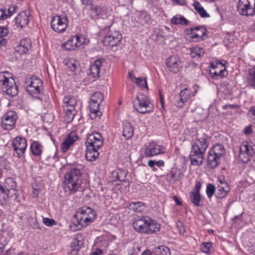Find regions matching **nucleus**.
<instances>
[{"mask_svg": "<svg viewBox=\"0 0 255 255\" xmlns=\"http://www.w3.org/2000/svg\"><path fill=\"white\" fill-rule=\"evenodd\" d=\"M208 139L207 134L197 132L196 138L192 142L189 154L191 164L200 166L203 163L205 152L209 146Z\"/></svg>", "mask_w": 255, "mask_h": 255, "instance_id": "nucleus-1", "label": "nucleus"}, {"mask_svg": "<svg viewBox=\"0 0 255 255\" xmlns=\"http://www.w3.org/2000/svg\"><path fill=\"white\" fill-rule=\"evenodd\" d=\"M97 216L96 211L93 208H85L76 212L72 219L70 229L73 231L79 230L92 223Z\"/></svg>", "mask_w": 255, "mask_h": 255, "instance_id": "nucleus-2", "label": "nucleus"}, {"mask_svg": "<svg viewBox=\"0 0 255 255\" xmlns=\"http://www.w3.org/2000/svg\"><path fill=\"white\" fill-rule=\"evenodd\" d=\"M64 189L69 194H75L82 189L83 175L81 170L77 167L70 168L64 175Z\"/></svg>", "mask_w": 255, "mask_h": 255, "instance_id": "nucleus-3", "label": "nucleus"}, {"mask_svg": "<svg viewBox=\"0 0 255 255\" xmlns=\"http://www.w3.org/2000/svg\"><path fill=\"white\" fill-rule=\"evenodd\" d=\"M132 226L137 232L147 235L155 234L160 229V225L156 221L147 216L135 218Z\"/></svg>", "mask_w": 255, "mask_h": 255, "instance_id": "nucleus-4", "label": "nucleus"}, {"mask_svg": "<svg viewBox=\"0 0 255 255\" xmlns=\"http://www.w3.org/2000/svg\"><path fill=\"white\" fill-rule=\"evenodd\" d=\"M86 146V158L87 160L94 161L99 157L98 150L103 145L102 136L98 132H93L89 134L85 142Z\"/></svg>", "mask_w": 255, "mask_h": 255, "instance_id": "nucleus-5", "label": "nucleus"}, {"mask_svg": "<svg viewBox=\"0 0 255 255\" xmlns=\"http://www.w3.org/2000/svg\"><path fill=\"white\" fill-rule=\"evenodd\" d=\"M108 20L109 21L107 23V26L103 28L105 30H108L103 39V44L107 47H113L117 45L121 41L122 35L117 31L109 29L114 22L113 18H110Z\"/></svg>", "mask_w": 255, "mask_h": 255, "instance_id": "nucleus-6", "label": "nucleus"}, {"mask_svg": "<svg viewBox=\"0 0 255 255\" xmlns=\"http://www.w3.org/2000/svg\"><path fill=\"white\" fill-rule=\"evenodd\" d=\"M133 108L140 114L149 113L153 110V105L147 96L138 93L133 102Z\"/></svg>", "mask_w": 255, "mask_h": 255, "instance_id": "nucleus-7", "label": "nucleus"}, {"mask_svg": "<svg viewBox=\"0 0 255 255\" xmlns=\"http://www.w3.org/2000/svg\"><path fill=\"white\" fill-rule=\"evenodd\" d=\"M9 81V78L6 77L3 73H0V88L2 91L6 94L12 97L16 96L18 93L17 86L14 84L13 79Z\"/></svg>", "mask_w": 255, "mask_h": 255, "instance_id": "nucleus-8", "label": "nucleus"}, {"mask_svg": "<svg viewBox=\"0 0 255 255\" xmlns=\"http://www.w3.org/2000/svg\"><path fill=\"white\" fill-rule=\"evenodd\" d=\"M239 13L245 16L255 14V0H239L237 6Z\"/></svg>", "mask_w": 255, "mask_h": 255, "instance_id": "nucleus-9", "label": "nucleus"}, {"mask_svg": "<svg viewBox=\"0 0 255 255\" xmlns=\"http://www.w3.org/2000/svg\"><path fill=\"white\" fill-rule=\"evenodd\" d=\"M67 25L68 20L67 16L65 15H56L51 18V28L56 32H63L65 30Z\"/></svg>", "mask_w": 255, "mask_h": 255, "instance_id": "nucleus-10", "label": "nucleus"}, {"mask_svg": "<svg viewBox=\"0 0 255 255\" xmlns=\"http://www.w3.org/2000/svg\"><path fill=\"white\" fill-rule=\"evenodd\" d=\"M211 69L210 70V74L213 78L219 79L226 77L228 72L226 70L224 64L220 62H217L215 64L212 63Z\"/></svg>", "mask_w": 255, "mask_h": 255, "instance_id": "nucleus-11", "label": "nucleus"}, {"mask_svg": "<svg viewBox=\"0 0 255 255\" xmlns=\"http://www.w3.org/2000/svg\"><path fill=\"white\" fill-rule=\"evenodd\" d=\"M90 11L92 16L93 17L102 19L108 18L106 21H108V22H109V14L106 7L101 5L91 4Z\"/></svg>", "mask_w": 255, "mask_h": 255, "instance_id": "nucleus-12", "label": "nucleus"}, {"mask_svg": "<svg viewBox=\"0 0 255 255\" xmlns=\"http://www.w3.org/2000/svg\"><path fill=\"white\" fill-rule=\"evenodd\" d=\"M17 116L15 112L9 111L2 117L1 122L2 128L6 130H11L15 126Z\"/></svg>", "mask_w": 255, "mask_h": 255, "instance_id": "nucleus-13", "label": "nucleus"}, {"mask_svg": "<svg viewBox=\"0 0 255 255\" xmlns=\"http://www.w3.org/2000/svg\"><path fill=\"white\" fill-rule=\"evenodd\" d=\"M11 145L18 158L23 156L27 146L26 140L24 138L16 137L12 140Z\"/></svg>", "mask_w": 255, "mask_h": 255, "instance_id": "nucleus-14", "label": "nucleus"}, {"mask_svg": "<svg viewBox=\"0 0 255 255\" xmlns=\"http://www.w3.org/2000/svg\"><path fill=\"white\" fill-rule=\"evenodd\" d=\"M182 61L176 56H171L166 60V65L169 70L174 73H178L182 68Z\"/></svg>", "mask_w": 255, "mask_h": 255, "instance_id": "nucleus-15", "label": "nucleus"}, {"mask_svg": "<svg viewBox=\"0 0 255 255\" xmlns=\"http://www.w3.org/2000/svg\"><path fill=\"white\" fill-rule=\"evenodd\" d=\"M144 146V154L146 157H151L164 152L162 151L163 148L160 145L153 142H150Z\"/></svg>", "mask_w": 255, "mask_h": 255, "instance_id": "nucleus-16", "label": "nucleus"}, {"mask_svg": "<svg viewBox=\"0 0 255 255\" xmlns=\"http://www.w3.org/2000/svg\"><path fill=\"white\" fill-rule=\"evenodd\" d=\"M79 138L75 131L71 132L61 144V150L63 153L66 152Z\"/></svg>", "mask_w": 255, "mask_h": 255, "instance_id": "nucleus-17", "label": "nucleus"}, {"mask_svg": "<svg viewBox=\"0 0 255 255\" xmlns=\"http://www.w3.org/2000/svg\"><path fill=\"white\" fill-rule=\"evenodd\" d=\"M186 31L187 34L191 35V38L203 39V38L206 33L207 29L204 26L200 25L187 28Z\"/></svg>", "mask_w": 255, "mask_h": 255, "instance_id": "nucleus-18", "label": "nucleus"}, {"mask_svg": "<svg viewBox=\"0 0 255 255\" xmlns=\"http://www.w3.org/2000/svg\"><path fill=\"white\" fill-rule=\"evenodd\" d=\"M201 186V183L199 181H197L194 190L189 193L190 200L196 206H200L199 203L201 200L200 190Z\"/></svg>", "mask_w": 255, "mask_h": 255, "instance_id": "nucleus-19", "label": "nucleus"}, {"mask_svg": "<svg viewBox=\"0 0 255 255\" xmlns=\"http://www.w3.org/2000/svg\"><path fill=\"white\" fill-rule=\"evenodd\" d=\"M191 91L185 88L179 93V100L175 102V105L178 108H182L185 102H187L191 97Z\"/></svg>", "mask_w": 255, "mask_h": 255, "instance_id": "nucleus-20", "label": "nucleus"}, {"mask_svg": "<svg viewBox=\"0 0 255 255\" xmlns=\"http://www.w3.org/2000/svg\"><path fill=\"white\" fill-rule=\"evenodd\" d=\"M31 47V42L29 38L22 39L15 47V51L20 54L26 53Z\"/></svg>", "mask_w": 255, "mask_h": 255, "instance_id": "nucleus-21", "label": "nucleus"}, {"mask_svg": "<svg viewBox=\"0 0 255 255\" xmlns=\"http://www.w3.org/2000/svg\"><path fill=\"white\" fill-rule=\"evenodd\" d=\"M29 15L30 13L28 10L21 12L15 18L16 24L20 27L25 26L28 24Z\"/></svg>", "mask_w": 255, "mask_h": 255, "instance_id": "nucleus-22", "label": "nucleus"}, {"mask_svg": "<svg viewBox=\"0 0 255 255\" xmlns=\"http://www.w3.org/2000/svg\"><path fill=\"white\" fill-rule=\"evenodd\" d=\"M218 181L220 184H218L216 196L219 198H222L227 195L230 190V187L227 182L221 179H219Z\"/></svg>", "mask_w": 255, "mask_h": 255, "instance_id": "nucleus-23", "label": "nucleus"}, {"mask_svg": "<svg viewBox=\"0 0 255 255\" xmlns=\"http://www.w3.org/2000/svg\"><path fill=\"white\" fill-rule=\"evenodd\" d=\"M103 61L101 60H96L90 68V75L93 78H97L100 76V71L102 66Z\"/></svg>", "mask_w": 255, "mask_h": 255, "instance_id": "nucleus-24", "label": "nucleus"}, {"mask_svg": "<svg viewBox=\"0 0 255 255\" xmlns=\"http://www.w3.org/2000/svg\"><path fill=\"white\" fill-rule=\"evenodd\" d=\"M221 157L209 151L207 158V165L212 169H215L220 163Z\"/></svg>", "mask_w": 255, "mask_h": 255, "instance_id": "nucleus-25", "label": "nucleus"}, {"mask_svg": "<svg viewBox=\"0 0 255 255\" xmlns=\"http://www.w3.org/2000/svg\"><path fill=\"white\" fill-rule=\"evenodd\" d=\"M133 134V128L131 125L126 122L124 123L123 136L126 140H128L132 136Z\"/></svg>", "mask_w": 255, "mask_h": 255, "instance_id": "nucleus-26", "label": "nucleus"}, {"mask_svg": "<svg viewBox=\"0 0 255 255\" xmlns=\"http://www.w3.org/2000/svg\"><path fill=\"white\" fill-rule=\"evenodd\" d=\"M64 109L69 108L72 110H75V106L77 104V101L75 97L73 96H67L65 97L63 99Z\"/></svg>", "mask_w": 255, "mask_h": 255, "instance_id": "nucleus-27", "label": "nucleus"}, {"mask_svg": "<svg viewBox=\"0 0 255 255\" xmlns=\"http://www.w3.org/2000/svg\"><path fill=\"white\" fill-rule=\"evenodd\" d=\"M79 236H80V235L77 234L71 243V254L73 255L77 254L82 245V242L78 240Z\"/></svg>", "mask_w": 255, "mask_h": 255, "instance_id": "nucleus-28", "label": "nucleus"}, {"mask_svg": "<svg viewBox=\"0 0 255 255\" xmlns=\"http://www.w3.org/2000/svg\"><path fill=\"white\" fill-rule=\"evenodd\" d=\"M30 150L33 155L39 156L42 152V146L38 141H34L31 144Z\"/></svg>", "mask_w": 255, "mask_h": 255, "instance_id": "nucleus-29", "label": "nucleus"}, {"mask_svg": "<svg viewBox=\"0 0 255 255\" xmlns=\"http://www.w3.org/2000/svg\"><path fill=\"white\" fill-rule=\"evenodd\" d=\"M189 21L183 16L176 15L174 16L171 19V23L174 25L180 24L187 25Z\"/></svg>", "mask_w": 255, "mask_h": 255, "instance_id": "nucleus-30", "label": "nucleus"}, {"mask_svg": "<svg viewBox=\"0 0 255 255\" xmlns=\"http://www.w3.org/2000/svg\"><path fill=\"white\" fill-rule=\"evenodd\" d=\"M209 151L221 158L224 155L225 153L224 146L221 144H217L214 145L209 150Z\"/></svg>", "mask_w": 255, "mask_h": 255, "instance_id": "nucleus-31", "label": "nucleus"}, {"mask_svg": "<svg viewBox=\"0 0 255 255\" xmlns=\"http://www.w3.org/2000/svg\"><path fill=\"white\" fill-rule=\"evenodd\" d=\"M4 186L5 189L7 191H10V190L15 191L17 188L16 182L11 177H8L5 179Z\"/></svg>", "mask_w": 255, "mask_h": 255, "instance_id": "nucleus-32", "label": "nucleus"}, {"mask_svg": "<svg viewBox=\"0 0 255 255\" xmlns=\"http://www.w3.org/2000/svg\"><path fill=\"white\" fill-rule=\"evenodd\" d=\"M155 255H170V249L166 246H159L154 249Z\"/></svg>", "mask_w": 255, "mask_h": 255, "instance_id": "nucleus-33", "label": "nucleus"}, {"mask_svg": "<svg viewBox=\"0 0 255 255\" xmlns=\"http://www.w3.org/2000/svg\"><path fill=\"white\" fill-rule=\"evenodd\" d=\"M190 55L192 58H196L197 57H200L202 56L205 52L202 47L198 46L190 48Z\"/></svg>", "mask_w": 255, "mask_h": 255, "instance_id": "nucleus-34", "label": "nucleus"}, {"mask_svg": "<svg viewBox=\"0 0 255 255\" xmlns=\"http://www.w3.org/2000/svg\"><path fill=\"white\" fill-rule=\"evenodd\" d=\"M64 111L65 113V114L63 117L64 121L67 123H69L73 121L75 115V110H72L69 108H67L64 109Z\"/></svg>", "mask_w": 255, "mask_h": 255, "instance_id": "nucleus-35", "label": "nucleus"}, {"mask_svg": "<svg viewBox=\"0 0 255 255\" xmlns=\"http://www.w3.org/2000/svg\"><path fill=\"white\" fill-rule=\"evenodd\" d=\"M193 5L195 10L198 12L202 17H209V14L207 13L204 8L201 5L198 1H195L193 3Z\"/></svg>", "mask_w": 255, "mask_h": 255, "instance_id": "nucleus-36", "label": "nucleus"}, {"mask_svg": "<svg viewBox=\"0 0 255 255\" xmlns=\"http://www.w3.org/2000/svg\"><path fill=\"white\" fill-rule=\"evenodd\" d=\"M251 156L246 151H242V144L240 147V154L239 159L242 161V163H248L251 159Z\"/></svg>", "mask_w": 255, "mask_h": 255, "instance_id": "nucleus-37", "label": "nucleus"}, {"mask_svg": "<svg viewBox=\"0 0 255 255\" xmlns=\"http://www.w3.org/2000/svg\"><path fill=\"white\" fill-rule=\"evenodd\" d=\"M242 151H247L251 157L255 154V145L249 144L247 142H243L242 144Z\"/></svg>", "mask_w": 255, "mask_h": 255, "instance_id": "nucleus-38", "label": "nucleus"}, {"mask_svg": "<svg viewBox=\"0 0 255 255\" xmlns=\"http://www.w3.org/2000/svg\"><path fill=\"white\" fill-rule=\"evenodd\" d=\"M137 18L139 22L147 23L149 20L150 17V15L145 11H142L138 12L137 14Z\"/></svg>", "mask_w": 255, "mask_h": 255, "instance_id": "nucleus-39", "label": "nucleus"}, {"mask_svg": "<svg viewBox=\"0 0 255 255\" xmlns=\"http://www.w3.org/2000/svg\"><path fill=\"white\" fill-rule=\"evenodd\" d=\"M62 47L67 50H74L76 49L75 42L73 39V36L68 40L66 42L63 43Z\"/></svg>", "mask_w": 255, "mask_h": 255, "instance_id": "nucleus-40", "label": "nucleus"}, {"mask_svg": "<svg viewBox=\"0 0 255 255\" xmlns=\"http://www.w3.org/2000/svg\"><path fill=\"white\" fill-rule=\"evenodd\" d=\"M100 104H96L93 102H90L89 108L92 114H94L96 116H100L101 112L99 111V106Z\"/></svg>", "mask_w": 255, "mask_h": 255, "instance_id": "nucleus-41", "label": "nucleus"}, {"mask_svg": "<svg viewBox=\"0 0 255 255\" xmlns=\"http://www.w3.org/2000/svg\"><path fill=\"white\" fill-rule=\"evenodd\" d=\"M7 33L8 30L6 28L3 26H0V47L5 45L6 40L4 37Z\"/></svg>", "mask_w": 255, "mask_h": 255, "instance_id": "nucleus-42", "label": "nucleus"}, {"mask_svg": "<svg viewBox=\"0 0 255 255\" xmlns=\"http://www.w3.org/2000/svg\"><path fill=\"white\" fill-rule=\"evenodd\" d=\"M248 84L255 88V68L250 71V73L247 77Z\"/></svg>", "mask_w": 255, "mask_h": 255, "instance_id": "nucleus-43", "label": "nucleus"}, {"mask_svg": "<svg viewBox=\"0 0 255 255\" xmlns=\"http://www.w3.org/2000/svg\"><path fill=\"white\" fill-rule=\"evenodd\" d=\"M104 99V96L100 92H95L93 94L91 97V102L95 103L96 104H100L102 102Z\"/></svg>", "mask_w": 255, "mask_h": 255, "instance_id": "nucleus-44", "label": "nucleus"}, {"mask_svg": "<svg viewBox=\"0 0 255 255\" xmlns=\"http://www.w3.org/2000/svg\"><path fill=\"white\" fill-rule=\"evenodd\" d=\"M73 39L74 40V42H75L76 49L83 45L86 41L85 38L82 35L73 36Z\"/></svg>", "mask_w": 255, "mask_h": 255, "instance_id": "nucleus-45", "label": "nucleus"}, {"mask_svg": "<svg viewBox=\"0 0 255 255\" xmlns=\"http://www.w3.org/2000/svg\"><path fill=\"white\" fill-rule=\"evenodd\" d=\"M212 247V243L211 242H203L201 245V250L203 253L209 254L210 253V249Z\"/></svg>", "mask_w": 255, "mask_h": 255, "instance_id": "nucleus-46", "label": "nucleus"}, {"mask_svg": "<svg viewBox=\"0 0 255 255\" xmlns=\"http://www.w3.org/2000/svg\"><path fill=\"white\" fill-rule=\"evenodd\" d=\"M41 84L40 80L39 78H35L31 80L30 83L29 85V87L33 88L34 90L39 92V86Z\"/></svg>", "mask_w": 255, "mask_h": 255, "instance_id": "nucleus-47", "label": "nucleus"}, {"mask_svg": "<svg viewBox=\"0 0 255 255\" xmlns=\"http://www.w3.org/2000/svg\"><path fill=\"white\" fill-rule=\"evenodd\" d=\"M118 172V180L121 182H126V177L128 174V171L120 169H117Z\"/></svg>", "mask_w": 255, "mask_h": 255, "instance_id": "nucleus-48", "label": "nucleus"}, {"mask_svg": "<svg viewBox=\"0 0 255 255\" xmlns=\"http://www.w3.org/2000/svg\"><path fill=\"white\" fill-rule=\"evenodd\" d=\"M136 84L142 88L148 89L146 79L145 78L138 77L136 78Z\"/></svg>", "mask_w": 255, "mask_h": 255, "instance_id": "nucleus-49", "label": "nucleus"}, {"mask_svg": "<svg viewBox=\"0 0 255 255\" xmlns=\"http://www.w3.org/2000/svg\"><path fill=\"white\" fill-rule=\"evenodd\" d=\"M42 222L43 223L48 227H51L56 225L57 223L53 219L46 218L42 217Z\"/></svg>", "mask_w": 255, "mask_h": 255, "instance_id": "nucleus-50", "label": "nucleus"}, {"mask_svg": "<svg viewBox=\"0 0 255 255\" xmlns=\"http://www.w3.org/2000/svg\"><path fill=\"white\" fill-rule=\"evenodd\" d=\"M215 192V186L211 184H209L207 185L206 188V193L209 198H211V197L214 195Z\"/></svg>", "mask_w": 255, "mask_h": 255, "instance_id": "nucleus-51", "label": "nucleus"}, {"mask_svg": "<svg viewBox=\"0 0 255 255\" xmlns=\"http://www.w3.org/2000/svg\"><path fill=\"white\" fill-rule=\"evenodd\" d=\"M65 65L72 72L75 71V70L77 69V65L73 60H67Z\"/></svg>", "mask_w": 255, "mask_h": 255, "instance_id": "nucleus-52", "label": "nucleus"}, {"mask_svg": "<svg viewBox=\"0 0 255 255\" xmlns=\"http://www.w3.org/2000/svg\"><path fill=\"white\" fill-rule=\"evenodd\" d=\"M175 227L177 229L178 232L179 234H183L185 232V229L183 224L180 221H177L175 223Z\"/></svg>", "mask_w": 255, "mask_h": 255, "instance_id": "nucleus-53", "label": "nucleus"}, {"mask_svg": "<svg viewBox=\"0 0 255 255\" xmlns=\"http://www.w3.org/2000/svg\"><path fill=\"white\" fill-rule=\"evenodd\" d=\"M5 189L0 185V205H3V202L5 201Z\"/></svg>", "mask_w": 255, "mask_h": 255, "instance_id": "nucleus-54", "label": "nucleus"}, {"mask_svg": "<svg viewBox=\"0 0 255 255\" xmlns=\"http://www.w3.org/2000/svg\"><path fill=\"white\" fill-rule=\"evenodd\" d=\"M180 173H179V175L178 176H176V172L174 171H171L169 175L170 177V180H172L173 182L176 181L177 180H179V175Z\"/></svg>", "mask_w": 255, "mask_h": 255, "instance_id": "nucleus-55", "label": "nucleus"}, {"mask_svg": "<svg viewBox=\"0 0 255 255\" xmlns=\"http://www.w3.org/2000/svg\"><path fill=\"white\" fill-rule=\"evenodd\" d=\"M16 8L17 6L15 5H12L9 6L8 9V13H6L7 17H10L14 12H15Z\"/></svg>", "mask_w": 255, "mask_h": 255, "instance_id": "nucleus-56", "label": "nucleus"}, {"mask_svg": "<svg viewBox=\"0 0 255 255\" xmlns=\"http://www.w3.org/2000/svg\"><path fill=\"white\" fill-rule=\"evenodd\" d=\"M110 178H111L112 182L118 180V172H117V169L111 172V176Z\"/></svg>", "mask_w": 255, "mask_h": 255, "instance_id": "nucleus-57", "label": "nucleus"}, {"mask_svg": "<svg viewBox=\"0 0 255 255\" xmlns=\"http://www.w3.org/2000/svg\"><path fill=\"white\" fill-rule=\"evenodd\" d=\"M5 9H0V20L7 18Z\"/></svg>", "mask_w": 255, "mask_h": 255, "instance_id": "nucleus-58", "label": "nucleus"}, {"mask_svg": "<svg viewBox=\"0 0 255 255\" xmlns=\"http://www.w3.org/2000/svg\"><path fill=\"white\" fill-rule=\"evenodd\" d=\"M129 206H137V207H141L142 206H145L144 203L141 202H131L129 203Z\"/></svg>", "mask_w": 255, "mask_h": 255, "instance_id": "nucleus-59", "label": "nucleus"}, {"mask_svg": "<svg viewBox=\"0 0 255 255\" xmlns=\"http://www.w3.org/2000/svg\"><path fill=\"white\" fill-rule=\"evenodd\" d=\"M173 199L177 206H182V204L181 201L176 196H173Z\"/></svg>", "mask_w": 255, "mask_h": 255, "instance_id": "nucleus-60", "label": "nucleus"}, {"mask_svg": "<svg viewBox=\"0 0 255 255\" xmlns=\"http://www.w3.org/2000/svg\"><path fill=\"white\" fill-rule=\"evenodd\" d=\"M253 130L251 126H248L246 127L244 130V133L246 134H249L252 132Z\"/></svg>", "mask_w": 255, "mask_h": 255, "instance_id": "nucleus-61", "label": "nucleus"}, {"mask_svg": "<svg viewBox=\"0 0 255 255\" xmlns=\"http://www.w3.org/2000/svg\"><path fill=\"white\" fill-rule=\"evenodd\" d=\"M41 189V188H34V189H33L32 193L33 197H37L38 195L39 192H40Z\"/></svg>", "mask_w": 255, "mask_h": 255, "instance_id": "nucleus-62", "label": "nucleus"}, {"mask_svg": "<svg viewBox=\"0 0 255 255\" xmlns=\"http://www.w3.org/2000/svg\"><path fill=\"white\" fill-rule=\"evenodd\" d=\"M164 163L163 161H162L161 160H159L157 161H155V165H156V166H157L159 167L163 166L164 165Z\"/></svg>", "mask_w": 255, "mask_h": 255, "instance_id": "nucleus-63", "label": "nucleus"}, {"mask_svg": "<svg viewBox=\"0 0 255 255\" xmlns=\"http://www.w3.org/2000/svg\"><path fill=\"white\" fill-rule=\"evenodd\" d=\"M249 113L252 114V115L254 117V120H255V105L251 108L249 110Z\"/></svg>", "mask_w": 255, "mask_h": 255, "instance_id": "nucleus-64", "label": "nucleus"}]
</instances>
